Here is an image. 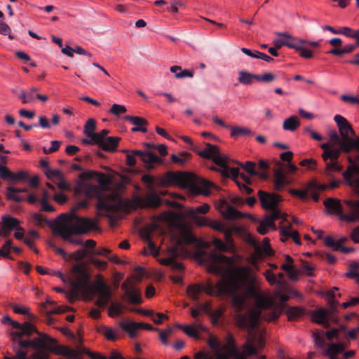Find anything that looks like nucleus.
<instances>
[{
  "label": "nucleus",
  "mask_w": 359,
  "mask_h": 359,
  "mask_svg": "<svg viewBox=\"0 0 359 359\" xmlns=\"http://www.w3.org/2000/svg\"><path fill=\"white\" fill-rule=\"evenodd\" d=\"M201 254L203 257V260L208 264V271L222 277L215 285L211 282L201 285V291L209 295L217 296L233 293L238 288V280L226 276L233 264L232 259L216 252L207 254L203 252Z\"/></svg>",
  "instance_id": "f257e3e1"
},
{
  "label": "nucleus",
  "mask_w": 359,
  "mask_h": 359,
  "mask_svg": "<svg viewBox=\"0 0 359 359\" xmlns=\"http://www.w3.org/2000/svg\"><path fill=\"white\" fill-rule=\"evenodd\" d=\"M72 273L74 276L73 283L74 289L67 294V298L70 302H74L79 297V291H82L87 295H97V299L95 305L99 307H105L111 300V291L110 287L102 280L101 275L95 283L90 281V275L86 269L79 264H75L72 268Z\"/></svg>",
  "instance_id": "f03ea898"
},
{
  "label": "nucleus",
  "mask_w": 359,
  "mask_h": 359,
  "mask_svg": "<svg viewBox=\"0 0 359 359\" xmlns=\"http://www.w3.org/2000/svg\"><path fill=\"white\" fill-rule=\"evenodd\" d=\"M59 218L62 221L55 225L53 229L54 233L60 236L64 241L73 245H83V243L81 238H73L72 236L86 234L97 229L94 220L88 217H79L74 213L70 216L62 214Z\"/></svg>",
  "instance_id": "7ed1b4c3"
},
{
  "label": "nucleus",
  "mask_w": 359,
  "mask_h": 359,
  "mask_svg": "<svg viewBox=\"0 0 359 359\" xmlns=\"http://www.w3.org/2000/svg\"><path fill=\"white\" fill-rule=\"evenodd\" d=\"M329 136L331 142L320 145L323 149L321 156L325 165L323 174L329 179H333L334 172H340L343 170V165L339 161L341 152L350 153V147L343 142L337 131H331Z\"/></svg>",
  "instance_id": "20e7f679"
},
{
  "label": "nucleus",
  "mask_w": 359,
  "mask_h": 359,
  "mask_svg": "<svg viewBox=\"0 0 359 359\" xmlns=\"http://www.w3.org/2000/svg\"><path fill=\"white\" fill-rule=\"evenodd\" d=\"M238 271L241 276L248 283L243 294L246 296V299L252 297L257 299V308L256 309L261 311L263 313L261 319L266 321L276 320L280 316V312L273 307V303L270 299L259 296V291L255 286L256 278L252 274L250 269L243 266L239 268Z\"/></svg>",
  "instance_id": "39448f33"
},
{
  "label": "nucleus",
  "mask_w": 359,
  "mask_h": 359,
  "mask_svg": "<svg viewBox=\"0 0 359 359\" xmlns=\"http://www.w3.org/2000/svg\"><path fill=\"white\" fill-rule=\"evenodd\" d=\"M258 195L262 207L269 211L257 228L261 235H265L268 233L269 228L276 229L275 220L282 219V222L286 221L287 215L282 213L278 208V204L281 199L280 196L262 190L259 191Z\"/></svg>",
  "instance_id": "423d86ee"
},
{
  "label": "nucleus",
  "mask_w": 359,
  "mask_h": 359,
  "mask_svg": "<svg viewBox=\"0 0 359 359\" xmlns=\"http://www.w3.org/2000/svg\"><path fill=\"white\" fill-rule=\"evenodd\" d=\"M231 294H226L232 296V304L236 311L235 320L236 325L241 328L247 329L249 333L257 326L263 313L261 311L250 309L246 312L242 313V311L246 306V296L243 294H237L236 290Z\"/></svg>",
  "instance_id": "0eeeda50"
},
{
  "label": "nucleus",
  "mask_w": 359,
  "mask_h": 359,
  "mask_svg": "<svg viewBox=\"0 0 359 359\" xmlns=\"http://www.w3.org/2000/svg\"><path fill=\"white\" fill-rule=\"evenodd\" d=\"M198 155L205 158L212 159L215 164L222 168L220 170L222 175L226 177H232L236 183V181H238V177H241L243 173H240L238 168H230L227 165L229 158L219 152L218 147L210 143H206L205 148L199 151Z\"/></svg>",
  "instance_id": "6e6552de"
},
{
  "label": "nucleus",
  "mask_w": 359,
  "mask_h": 359,
  "mask_svg": "<svg viewBox=\"0 0 359 359\" xmlns=\"http://www.w3.org/2000/svg\"><path fill=\"white\" fill-rule=\"evenodd\" d=\"M347 207L346 212L344 213L339 200L334 198H327L324 201V205L329 214L337 215L341 220L348 222H359V200L346 201Z\"/></svg>",
  "instance_id": "1a4fd4ad"
},
{
  "label": "nucleus",
  "mask_w": 359,
  "mask_h": 359,
  "mask_svg": "<svg viewBox=\"0 0 359 359\" xmlns=\"http://www.w3.org/2000/svg\"><path fill=\"white\" fill-rule=\"evenodd\" d=\"M334 120L339 129V133L343 142L350 147V152L359 145V136L353 129L348 121L341 115H335Z\"/></svg>",
  "instance_id": "9d476101"
},
{
  "label": "nucleus",
  "mask_w": 359,
  "mask_h": 359,
  "mask_svg": "<svg viewBox=\"0 0 359 359\" xmlns=\"http://www.w3.org/2000/svg\"><path fill=\"white\" fill-rule=\"evenodd\" d=\"M328 296L330 297L328 300L329 309L321 308L315 311L312 314L313 320L318 324L327 325L329 320H337L334 315L337 311V306L339 302L335 299L334 290L330 291Z\"/></svg>",
  "instance_id": "9b49d317"
},
{
  "label": "nucleus",
  "mask_w": 359,
  "mask_h": 359,
  "mask_svg": "<svg viewBox=\"0 0 359 359\" xmlns=\"http://www.w3.org/2000/svg\"><path fill=\"white\" fill-rule=\"evenodd\" d=\"M123 152L128 153L126 155V163L130 167H134L136 164L135 156H138L141 161L146 164V168L149 170L154 168V163L161 164L163 160L154 153L141 150H123Z\"/></svg>",
  "instance_id": "f8f14e48"
},
{
  "label": "nucleus",
  "mask_w": 359,
  "mask_h": 359,
  "mask_svg": "<svg viewBox=\"0 0 359 359\" xmlns=\"http://www.w3.org/2000/svg\"><path fill=\"white\" fill-rule=\"evenodd\" d=\"M121 289L123 290L122 299L128 304L138 305L142 304V299L140 288L133 283L131 278H127L121 284Z\"/></svg>",
  "instance_id": "ddd939ff"
},
{
  "label": "nucleus",
  "mask_w": 359,
  "mask_h": 359,
  "mask_svg": "<svg viewBox=\"0 0 359 359\" xmlns=\"http://www.w3.org/2000/svg\"><path fill=\"white\" fill-rule=\"evenodd\" d=\"M1 323L4 324L11 325L13 328L18 329V330L11 332L13 340L15 338H22L23 336L29 337L32 332L36 331V328L30 323L25 322L24 323H20L15 320H13L10 316H5L1 319Z\"/></svg>",
  "instance_id": "4468645a"
},
{
  "label": "nucleus",
  "mask_w": 359,
  "mask_h": 359,
  "mask_svg": "<svg viewBox=\"0 0 359 359\" xmlns=\"http://www.w3.org/2000/svg\"><path fill=\"white\" fill-rule=\"evenodd\" d=\"M48 350L56 355H62L69 359L76 358L81 353L88 355L92 359L97 358L96 353H91L86 348L80 349L79 347H77V350H75L64 345H57V343L53 345H49Z\"/></svg>",
  "instance_id": "2eb2a0df"
},
{
  "label": "nucleus",
  "mask_w": 359,
  "mask_h": 359,
  "mask_svg": "<svg viewBox=\"0 0 359 359\" xmlns=\"http://www.w3.org/2000/svg\"><path fill=\"white\" fill-rule=\"evenodd\" d=\"M208 344L212 348L211 352H198L195 353L194 359H226V356L223 354L222 346H220L217 338L211 337L209 339Z\"/></svg>",
  "instance_id": "dca6fc26"
},
{
  "label": "nucleus",
  "mask_w": 359,
  "mask_h": 359,
  "mask_svg": "<svg viewBox=\"0 0 359 359\" xmlns=\"http://www.w3.org/2000/svg\"><path fill=\"white\" fill-rule=\"evenodd\" d=\"M348 161L351 165L342 175L346 184L359 196V165L353 163L350 157Z\"/></svg>",
  "instance_id": "f3484780"
},
{
  "label": "nucleus",
  "mask_w": 359,
  "mask_h": 359,
  "mask_svg": "<svg viewBox=\"0 0 359 359\" xmlns=\"http://www.w3.org/2000/svg\"><path fill=\"white\" fill-rule=\"evenodd\" d=\"M161 197L154 190L144 198L136 196L133 198V203L135 208H157L161 206Z\"/></svg>",
  "instance_id": "a211bd4d"
},
{
  "label": "nucleus",
  "mask_w": 359,
  "mask_h": 359,
  "mask_svg": "<svg viewBox=\"0 0 359 359\" xmlns=\"http://www.w3.org/2000/svg\"><path fill=\"white\" fill-rule=\"evenodd\" d=\"M207 223L208 224L205 226H210L214 230L223 233L224 234L225 241L229 243L232 242V235L233 233H241L242 231L241 227L236 226L229 227L225 224L219 221L208 219Z\"/></svg>",
  "instance_id": "6ab92c4d"
},
{
  "label": "nucleus",
  "mask_w": 359,
  "mask_h": 359,
  "mask_svg": "<svg viewBox=\"0 0 359 359\" xmlns=\"http://www.w3.org/2000/svg\"><path fill=\"white\" fill-rule=\"evenodd\" d=\"M276 34L279 36H285L287 39L295 41L294 46L296 48H292V49L299 52L301 57L306 59L311 58L313 57L312 52L307 48L309 43L308 41L294 37L286 32H278Z\"/></svg>",
  "instance_id": "aec40b11"
},
{
  "label": "nucleus",
  "mask_w": 359,
  "mask_h": 359,
  "mask_svg": "<svg viewBox=\"0 0 359 359\" xmlns=\"http://www.w3.org/2000/svg\"><path fill=\"white\" fill-rule=\"evenodd\" d=\"M20 224L18 219L11 215H5L1 217V237H8L12 231L15 230Z\"/></svg>",
  "instance_id": "412c9836"
},
{
  "label": "nucleus",
  "mask_w": 359,
  "mask_h": 359,
  "mask_svg": "<svg viewBox=\"0 0 359 359\" xmlns=\"http://www.w3.org/2000/svg\"><path fill=\"white\" fill-rule=\"evenodd\" d=\"M210 210V205L204 203L196 208H191L187 211V215L192 219L196 224L200 226H205L207 220L205 217L198 215V214H205Z\"/></svg>",
  "instance_id": "4be33fe9"
},
{
  "label": "nucleus",
  "mask_w": 359,
  "mask_h": 359,
  "mask_svg": "<svg viewBox=\"0 0 359 359\" xmlns=\"http://www.w3.org/2000/svg\"><path fill=\"white\" fill-rule=\"evenodd\" d=\"M120 326L126 331L130 336V338H135L137 334V331L140 328H144L147 330H156L158 331V328H155L152 325L146 324L144 323H136V322H121Z\"/></svg>",
  "instance_id": "5701e85b"
},
{
  "label": "nucleus",
  "mask_w": 359,
  "mask_h": 359,
  "mask_svg": "<svg viewBox=\"0 0 359 359\" xmlns=\"http://www.w3.org/2000/svg\"><path fill=\"white\" fill-rule=\"evenodd\" d=\"M194 176L184 173V174H177L173 172H168L165 175L161 180L160 184L163 187H166L175 182H178L180 181H187L189 182L194 180Z\"/></svg>",
  "instance_id": "b1692460"
},
{
  "label": "nucleus",
  "mask_w": 359,
  "mask_h": 359,
  "mask_svg": "<svg viewBox=\"0 0 359 359\" xmlns=\"http://www.w3.org/2000/svg\"><path fill=\"white\" fill-rule=\"evenodd\" d=\"M39 337H36L31 340L32 343V347L34 349L46 348L48 349L49 345H53L57 343V341L46 334L39 332L37 330L34 331ZM34 333V332H32Z\"/></svg>",
  "instance_id": "393cba45"
},
{
  "label": "nucleus",
  "mask_w": 359,
  "mask_h": 359,
  "mask_svg": "<svg viewBox=\"0 0 359 359\" xmlns=\"http://www.w3.org/2000/svg\"><path fill=\"white\" fill-rule=\"evenodd\" d=\"M251 243L254 245L255 253L257 257L262 258L264 256H272L273 255V250L271 249L269 240L267 238L264 239L262 246L253 240L251 241Z\"/></svg>",
  "instance_id": "a878e982"
},
{
  "label": "nucleus",
  "mask_w": 359,
  "mask_h": 359,
  "mask_svg": "<svg viewBox=\"0 0 359 359\" xmlns=\"http://www.w3.org/2000/svg\"><path fill=\"white\" fill-rule=\"evenodd\" d=\"M126 121H130L133 125L135 126L134 128L131 129L133 132H142L146 133L147 131L146 126H148V121L140 116H133L130 115H126L123 117Z\"/></svg>",
  "instance_id": "bb28decb"
},
{
  "label": "nucleus",
  "mask_w": 359,
  "mask_h": 359,
  "mask_svg": "<svg viewBox=\"0 0 359 359\" xmlns=\"http://www.w3.org/2000/svg\"><path fill=\"white\" fill-rule=\"evenodd\" d=\"M274 175V189L276 191H281L285 185L289 184L282 168H278L273 170Z\"/></svg>",
  "instance_id": "cd10ccee"
},
{
  "label": "nucleus",
  "mask_w": 359,
  "mask_h": 359,
  "mask_svg": "<svg viewBox=\"0 0 359 359\" xmlns=\"http://www.w3.org/2000/svg\"><path fill=\"white\" fill-rule=\"evenodd\" d=\"M236 163L243 168L250 176H259L263 180L268 178V175L266 172L255 170V163L252 161H247L245 164L240 162H236Z\"/></svg>",
  "instance_id": "c85d7f7f"
},
{
  "label": "nucleus",
  "mask_w": 359,
  "mask_h": 359,
  "mask_svg": "<svg viewBox=\"0 0 359 359\" xmlns=\"http://www.w3.org/2000/svg\"><path fill=\"white\" fill-rule=\"evenodd\" d=\"M120 140L121 138L118 137H108L97 146L105 151L113 152L116 150Z\"/></svg>",
  "instance_id": "c756f323"
},
{
  "label": "nucleus",
  "mask_w": 359,
  "mask_h": 359,
  "mask_svg": "<svg viewBox=\"0 0 359 359\" xmlns=\"http://www.w3.org/2000/svg\"><path fill=\"white\" fill-rule=\"evenodd\" d=\"M27 192H28V189L27 188L20 189L13 187H8L7 188L6 198L8 200H12L15 202L20 203L24 201L25 198L23 197L18 196L17 194Z\"/></svg>",
  "instance_id": "7c9ffc66"
},
{
  "label": "nucleus",
  "mask_w": 359,
  "mask_h": 359,
  "mask_svg": "<svg viewBox=\"0 0 359 359\" xmlns=\"http://www.w3.org/2000/svg\"><path fill=\"white\" fill-rule=\"evenodd\" d=\"M170 252L172 255V257L168 258L165 260H164V264L170 266L171 268L174 270L182 271L184 269L183 265L181 263L177 262L175 260V258L178 255L177 247L171 248L170 249Z\"/></svg>",
  "instance_id": "2f4dec72"
},
{
  "label": "nucleus",
  "mask_w": 359,
  "mask_h": 359,
  "mask_svg": "<svg viewBox=\"0 0 359 359\" xmlns=\"http://www.w3.org/2000/svg\"><path fill=\"white\" fill-rule=\"evenodd\" d=\"M300 125L299 119L296 116H292L285 119L283 124L285 130L294 131Z\"/></svg>",
  "instance_id": "473e14b6"
},
{
  "label": "nucleus",
  "mask_w": 359,
  "mask_h": 359,
  "mask_svg": "<svg viewBox=\"0 0 359 359\" xmlns=\"http://www.w3.org/2000/svg\"><path fill=\"white\" fill-rule=\"evenodd\" d=\"M239 76L238 81L244 85H250L253 83L254 79L257 81V74H252L245 71L238 72Z\"/></svg>",
  "instance_id": "72a5a7b5"
},
{
  "label": "nucleus",
  "mask_w": 359,
  "mask_h": 359,
  "mask_svg": "<svg viewBox=\"0 0 359 359\" xmlns=\"http://www.w3.org/2000/svg\"><path fill=\"white\" fill-rule=\"evenodd\" d=\"M243 348L245 353L248 355H257L259 359H265L264 355H258L257 349L253 344L252 339L248 338L245 343L243 344Z\"/></svg>",
  "instance_id": "f704fd0d"
},
{
  "label": "nucleus",
  "mask_w": 359,
  "mask_h": 359,
  "mask_svg": "<svg viewBox=\"0 0 359 359\" xmlns=\"http://www.w3.org/2000/svg\"><path fill=\"white\" fill-rule=\"evenodd\" d=\"M241 179L244 182V183H241L239 181H236V184L239 187L240 190L245 193L246 194H250L252 193L253 190L250 187H248L249 184H251V179L250 177L245 175V174L241 175Z\"/></svg>",
  "instance_id": "c9c22d12"
},
{
  "label": "nucleus",
  "mask_w": 359,
  "mask_h": 359,
  "mask_svg": "<svg viewBox=\"0 0 359 359\" xmlns=\"http://www.w3.org/2000/svg\"><path fill=\"white\" fill-rule=\"evenodd\" d=\"M212 243L215 246V248L222 252H228L233 248V240L232 239V242L231 243H229L226 241V243H224L221 239L219 238H215L212 241Z\"/></svg>",
  "instance_id": "e433bc0d"
},
{
  "label": "nucleus",
  "mask_w": 359,
  "mask_h": 359,
  "mask_svg": "<svg viewBox=\"0 0 359 359\" xmlns=\"http://www.w3.org/2000/svg\"><path fill=\"white\" fill-rule=\"evenodd\" d=\"M13 248V241L11 239H8L6 241L5 243L1 246L0 249V258H8L11 259H13L12 257L10 256V252Z\"/></svg>",
  "instance_id": "4c0bfd02"
},
{
  "label": "nucleus",
  "mask_w": 359,
  "mask_h": 359,
  "mask_svg": "<svg viewBox=\"0 0 359 359\" xmlns=\"http://www.w3.org/2000/svg\"><path fill=\"white\" fill-rule=\"evenodd\" d=\"M231 136L232 137H237L238 136H245L252 134V131L247 128H242L238 126H231Z\"/></svg>",
  "instance_id": "58836bf2"
},
{
  "label": "nucleus",
  "mask_w": 359,
  "mask_h": 359,
  "mask_svg": "<svg viewBox=\"0 0 359 359\" xmlns=\"http://www.w3.org/2000/svg\"><path fill=\"white\" fill-rule=\"evenodd\" d=\"M85 194L89 198H97L101 195L100 189L95 185H86L83 187Z\"/></svg>",
  "instance_id": "ea45409f"
},
{
  "label": "nucleus",
  "mask_w": 359,
  "mask_h": 359,
  "mask_svg": "<svg viewBox=\"0 0 359 359\" xmlns=\"http://www.w3.org/2000/svg\"><path fill=\"white\" fill-rule=\"evenodd\" d=\"M291 229V224H290L287 227L281 226L280 228V235L283 237H285V238H282V241H285L288 238H292L293 240L295 239V238L299 236V233L297 231H294L292 232L290 231Z\"/></svg>",
  "instance_id": "a19ab883"
},
{
  "label": "nucleus",
  "mask_w": 359,
  "mask_h": 359,
  "mask_svg": "<svg viewBox=\"0 0 359 359\" xmlns=\"http://www.w3.org/2000/svg\"><path fill=\"white\" fill-rule=\"evenodd\" d=\"M283 37L285 39H277L273 41V43L276 48L280 49L283 46H286L290 48H296L294 46L295 41H292V39H289L285 36Z\"/></svg>",
  "instance_id": "79ce46f5"
},
{
  "label": "nucleus",
  "mask_w": 359,
  "mask_h": 359,
  "mask_svg": "<svg viewBox=\"0 0 359 359\" xmlns=\"http://www.w3.org/2000/svg\"><path fill=\"white\" fill-rule=\"evenodd\" d=\"M350 271L346 276L355 278L359 283V261H354L350 264Z\"/></svg>",
  "instance_id": "37998d69"
},
{
  "label": "nucleus",
  "mask_w": 359,
  "mask_h": 359,
  "mask_svg": "<svg viewBox=\"0 0 359 359\" xmlns=\"http://www.w3.org/2000/svg\"><path fill=\"white\" fill-rule=\"evenodd\" d=\"M179 328L182 329L188 336L194 337L195 339H199V333L196 329L191 325H182L180 324L175 325Z\"/></svg>",
  "instance_id": "c03bdc74"
},
{
  "label": "nucleus",
  "mask_w": 359,
  "mask_h": 359,
  "mask_svg": "<svg viewBox=\"0 0 359 359\" xmlns=\"http://www.w3.org/2000/svg\"><path fill=\"white\" fill-rule=\"evenodd\" d=\"M96 129V121L94 118H89L84 126V133L86 136H94Z\"/></svg>",
  "instance_id": "a18cd8bd"
},
{
  "label": "nucleus",
  "mask_w": 359,
  "mask_h": 359,
  "mask_svg": "<svg viewBox=\"0 0 359 359\" xmlns=\"http://www.w3.org/2000/svg\"><path fill=\"white\" fill-rule=\"evenodd\" d=\"M201 292V285H191L187 288L188 294L195 301L198 299V295Z\"/></svg>",
  "instance_id": "49530a36"
},
{
  "label": "nucleus",
  "mask_w": 359,
  "mask_h": 359,
  "mask_svg": "<svg viewBox=\"0 0 359 359\" xmlns=\"http://www.w3.org/2000/svg\"><path fill=\"white\" fill-rule=\"evenodd\" d=\"M238 349L233 337L229 335L226 338V344L222 346L223 354L227 355L231 353L232 348Z\"/></svg>",
  "instance_id": "de8ad7c7"
},
{
  "label": "nucleus",
  "mask_w": 359,
  "mask_h": 359,
  "mask_svg": "<svg viewBox=\"0 0 359 359\" xmlns=\"http://www.w3.org/2000/svg\"><path fill=\"white\" fill-rule=\"evenodd\" d=\"M304 310L299 307H290L287 311V314L289 320H292L299 318L304 315Z\"/></svg>",
  "instance_id": "09e8293b"
},
{
  "label": "nucleus",
  "mask_w": 359,
  "mask_h": 359,
  "mask_svg": "<svg viewBox=\"0 0 359 359\" xmlns=\"http://www.w3.org/2000/svg\"><path fill=\"white\" fill-rule=\"evenodd\" d=\"M97 208L99 210H105L107 212H109L112 210L113 205H111L106 199H104L101 195L98 197Z\"/></svg>",
  "instance_id": "8fccbe9b"
},
{
  "label": "nucleus",
  "mask_w": 359,
  "mask_h": 359,
  "mask_svg": "<svg viewBox=\"0 0 359 359\" xmlns=\"http://www.w3.org/2000/svg\"><path fill=\"white\" fill-rule=\"evenodd\" d=\"M100 332L103 333L104 337L110 341H115L116 339V335L114 330L107 326H102L100 328Z\"/></svg>",
  "instance_id": "3c124183"
},
{
  "label": "nucleus",
  "mask_w": 359,
  "mask_h": 359,
  "mask_svg": "<svg viewBox=\"0 0 359 359\" xmlns=\"http://www.w3.org/2000/svg\"><path fill=\"white\" fill-rule=\"evenodd\" d=\"M182 242H183L186 245L195 244L198 243V239L192 233L187 232L183 234L182 237V241H179L180 243H181Z\"/></svg>",
  "instance_id": "603ef678"
},
{
  "label": "nucleus",
  "mask_w": 359,
  "mask_h": 359,
  "mask_svg": "<svg viewBox=\"0 0 359 359\" xmlns=\"http://www.w3.org/2000/svg\"><path fill=\"white\" fill-rule=\"evenodd\" d=\"M13 172L6 166L0 163V177L4 180H12Z\"/></svg>",
  "instance_id": "864d4df0"
},
{
  "label": "nucleus",
  "mask_w": 359,
  "mask_h": 359,
  "mask_svg": "<svg viewBox=\"0 0 359 359\" xmlns=\"http://www.w3.org/2000/svg\"><path fill=\"white\" fill-rule=\"evenodd\" d=\"M224 216L228 219H234L242 217V214L236 208L229 207L224 214Z\"/></svg>",
  "instance_id": "5fc2aeb1"
},
{
  "label": "nucleus",
  "mask_w": 359,
  "mask_h": 359,
  "mask_svg": "<svg viewBox=\"0 0 359 359\" xmlns=\"http://www.w3.org/2000/svg\"><path fill=\"white\" fill-rule=\"evenodd\" d=\"M126 107L124 105L114 104L109 112L115 116H119L121 114L126 113Z\"/></svg>",
  "instance_id": "6e6d98bb"
},
{
  "label": "nucleus",
  "mask_w": 359,
  "mask_h": 359,
  "mask_svg": "<svg viewBox=\"0 0 359 359\" xmlns=\"http://www.w3.org/2000/svg\"><path fill=\"white\" fill-rule=\"evenodd\" d=\"M212 186V184L211 182L203 180L199 183L198 192L200 194L207 196L209 194V189Z\"/></svg>",
  "instance_id": "4d7b16f0"
},
{
  "label": "nucleus",
  "mask_w": 359,
  "mask_h": 359,
  "mask_svg": "<svg viewBox=\"0 0 359 359\" xmlns=\"http://www.w3.org/2000/svg\"><path fill=\"white\" fill-rule=\"evenodd\" d=\"M310 191L308 188L307 190H298L294 189H291L289 190V193L292 195L297 196L301 200H306L308 198V191Z\"/></svg>",
  "instance_id": "13d9d810"
},
{
  "label": "nucleus",
  "mask_w": 359,
  "mask_h": 359,
  "mask_svg": "<svg viewBox=\"0 0 359 359\" xmlns=\"http://www.w3.org/2000/svg\"><path fill=\"white\" fill-rule=\"evenodd\" d=\"M146 240L148 241V248L150 254L154 256H158L159 255V249L151 241L150 236L149 233H147L145 236Z\"/></svg>",
  "instance_id": "bf43d9fd"
},
{
  "label": "nucleus",
  "mask_w": 359,
  "mask_h": 359,
  "mask_svg": "<svg viewBox=\"0 0 359 359\" xmlns=\"http://www.w3.org/2000/svg\"><path fill=\"white\" fill-rule=\"evenodd\" d=\"M88 254L86 249H80L71 255L72 258L76 262L82 261Z\"/></svg>",
  "instance_id": "052dcab7"
},
{
  "label": "nucleus",
  "mask_w": 359,
  "mask_h": 359,
  "mask_svg": "<svg viewBox=\"0 0 359 359\" xmlns=\"http://www.w3.org/2000/svg\"><path fill=\"white\" fill-rule=\"evenodd\" d=\"M264 275L266 279V280L271 284V285H275V284H280V281L277 279L275 274L272 272L271 270H266Z\"/></svg>",
  "instance_id": "680f3d73"
},
{
  "label": "nucleus",
  "mask_w": 359,
  "mask_h": 359,
  "mask_svg": "<svg viewBox=\"0 0 359 359\" xmlns=\"http://www.w3.org/2000/svg\"><path fill=\"white\" fill-rule=\"evenodd\" d=\"M11 32L10 27L6 22L0 21V34L8 35V38L12 40L14 39V36L11 34Z\"/></svg>",
  "instance_id": "e2e57ef3"
},
{
  "label": "nucleus",
  "mask_w": 359,
  "mask_h": 359,
  "mask_svg": "<svg viewBox=\"0 0 359 359\" xmlns=\"http://www.w3.org/2000/svg\"><path fill=\"white\" fill-rule=\"evenodd\" d=\"M324 243L326 246L332 248L334 250H338L340 243L334 241L331 236H327L324 239Z\"/></svg>",
  "instance_id": "0e129e2a"
},
{
  "label": "nucleus",
  "mask_w": 359,
  "mask_h": 359,
  "mask_svg": "<svg viewBox=\"0 0 359 359\" xmlns=\"http://www.w3.org/2000/svg\"><path fill=\"white\" fill-rule=\"evenodd\" d=\"M339 34H343V35H345V36L352 38V39L357 36L355 35L356 34L355 29H352L351 28L348 27H341L339 29Z\"/></svg>",
  "instance_id": "69168bd1"
},
{
  "label": "nucleus",
  "mask_w": 359,
  "mask_h": 359,
  "mask_svg": "<svg viewBox=\"0 0 359 359\" xmlns=\"http://www.w3.org/2000/svg\"><path fill=\"white\" fill-rule=\"evenodd\" d=\"M124 306L121 303H112L109 308V312H113L115 315H120L122 313Z\"/></svg>",
  "instance_id": "338daca9"
},
{
  "label": "nucleus",
  "mask_w": 359,
  "mask_h": 359,
  "mask_svg": "<svg viewBox=\"0 0 359 359\" xmlns=\"http://www.w3.org/2000/svg\"><path fill=\"white\" fill-rule=\"evenodd\" d=\"M224 355L226 356V359L231 358L233 359H246L243 353H241L238 349H235L234 348L231 349L230 353Z\"/></svg>",
  "instance_id": "774afa93"
}]
</instances>
